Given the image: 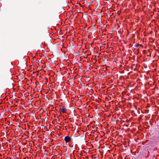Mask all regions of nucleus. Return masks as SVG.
Returning <instances> with one entry per match:
<instances>
[{
	"label": "nucleus",
	"instance_id": "obj_3",
	"mask_svg": "<svg viewBox=\"0 0 159 159\" xmlns=\"http://www.w3.org/2000/svg\"><path fill=\"white\" fill-rule=\"evenodd\" d=\"M99 7H100V5L98 4V5H97L96 6V8H95L97 10V9H99Z\"/></svg>",
	"mask_w": 159,
	"mask_h": 159
},
{
	"label": "nucleus",
	"instance_id": "obj_1",
	"mask_svg": "<svg viewBox=\"0 0 159 159\" xmlns=\"http://www.w3.org/2000/svg\"><path fill=\"white\" fill-rule=\"evenodd\" d=\"M64 140L66 143H70V142L71 138L68 136H66L64 138Z\"/></svg>",
	"mask_w": 159,
	"mask_h": 159
},
{
	"label": "nucleus",
	"instance_id": "obj_4",
	"mask_svg": "<svg viewBox=\"0 0 159 159\" xmlns=\"http://www.w3.org/2000/svg\"><path fill=\"white\" fill-rule=\"evenodd\" d=\"M139 46V44H136L135 45V47H136V48H138V47Z\"/></svg>",
	"mask_w": 159,
	"mask_h": 159
},
{
	"label": "nucleus",
	"instance_id": "obj_2",
	"mask_svg": "<svg viewBox=\"0 0 159 159\" xmlns=\"http://www.w3.org/2000/svg\"><path fill=\"white\" fill-rule=\"evenodd\" d=\"M67 111V109L64 107H62V108H61L60 109V112L65 113Z\"/></svg>",
	"mask_w": 159,
	"mask_h": 159
}]
</instances>
